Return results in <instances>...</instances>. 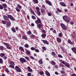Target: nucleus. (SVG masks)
<instances>
[{"instance_id":"nucleus-1","label":"nucleus","mask_w":76,"mask_h":76,"mask_svg":"<svg viewBox=\"0 0 76 76\" xmlns=\"http://www.w3.org/2000/svg\"><path fill=\"white\" fill-rule=\"evenodd\" d=\"M63 19L65 22H67V23H69L70 21L69 20H68L69 18L68 16L66 15H64L63 16Z\"/></svg>"},{"instance_id":"nucleus-2","label":"nucleus","mask_w":76,"mask_h":76,"mask_svg":"<svg viewBox=\"0 0 76 76\" xmlns=\"http://www.w3.org/2000/svg\"><path fill=\"white\" fill-rule=\"evenodd\" d=\"M10 64L9 65V67L10 68H12V69H15V64L14 63V62L13 61L10 62Z\"/></svg>"},{"instance_id":"nucleus-3","label":"nucleus","mask_w":76,"mask_h":76,"mask_svg":"<svg viewBox=\"0 0 76 76\" xmlns=\"http://www.w3.org/2000/svg\"><path fill=\"white\" fill-rule=\"evenodd\" d=\"M15 69L17 72H21V69L18 66L15 67Z\"/></svg>"},{"instance_id":"nucleus-4","label":"nucleus","mask_w":76,"mask_h":76,"mask_svg":"<svg viewBox=\"0 0 76 76\" xmlns=\"http://www.w3.org/2000/svg\"><path fill=\"white\" fill-rule=\"evenodd\" d=\"M20 60L21 62L22 63V64H23L24 63H26V60L24 58H21L20 59Z\"/></svg>"},{"instance_id":"nucleus-5","label":"nucleus","mask_w":76,"mask_h":76,"mask_svg":"<svg viewBox=\"0 0 76 76\" xmlns=\"http://www.w3.org/2000/svg\"><path fill=\"white\" fill-rule=\"evenodd\" d=\"M4 44L5 45H6L7 48L8 49H9V50H11V49H12V47H10L9 45L7 43L4 42Z\"/></svg>"},{"instance_id":"nucleus-6","label":"nucleus","mask_w":76,"mask_h":76,"mask_svg":"<svg viewBox=\"0 0 76 76\" xmlns=\"http://www.w3.org/2000/svg\"><path fill=\"white\" fill-rule=\"evenodd\" d=\"M61 26L64 30H66L67 29V27L64 24L61 23Z\"/></svg>"},{"instance_id":"nucleus-7","label":"nucleus","mask_w":76,"mask_h":76,"mask_svg":"<svg viewBox=\"0 0 76 76\" xmlns=\"http://www.w3.org/2000/svg\"><path fill=\"white\" fill-rule=\"evenodd\" d=\"M7 17L8 18L10 19V20H11L14 21V18H13L11 15H7Z\"/></svg>"},{"instance_id":"nucleus-8","label":"nucleus","mask_w":76,"mask_h":76,"mask_svg":"<svg viewBox=\"0 0 76 76\" xmlns=\"http://www.w3.org/2000/svg\"><path fill=\"white\" fill-rule=\"evenodd\" d=\"M45 2L46 3V4H48L49 6H51L52 4L51 2L49 0H46Z\"/></svg>"},{"instance_id":"nucleus-9","label":"nucleus","mask_w":76,"mask_h":76,"mask_svg":"<svg viewBox=\"0 0 76 76\" xmlns=\"http://www.w3.org/2000/svg\"><path fill=\"white\" fill-rule=\"evenodd\" d=\"M35 23H37V24H39V23H41V20L39 18H37V20H36L35 21Z\"/></svg>"},{"instance_id":"nucleus-10","label":"nucleus","mask_w":76,"mask_h":76,"mask_svg":"<svg viewBox=\"0 0 76 76\" xmlns=\"http://www.w3.org/2000/svg\"><path fill=\"white\" fill-rule=\"evenodd\" d=\"M41 41H42L44 43V44H47V45H48L49 44V43H48V42L47 40H41Z\"/></svg>"},{"instance_id":"nucleus-11","label":"nucleus","mask_w":76,"mask_h":76,"mask_svg":"<svg viewBox=\"0 0 76 76\" xmlns=\"http://www.w3.org/2000/svg\"><path fill=\"white\" fill-rule=\"evenodd\" d=\"M72 50L74 52V53H75V54H76V48L75 47H73L71 48Z\"/></svg>"},{"instance_id":"nucleus-12","label":"nucleus","mask_w":76,"mask_h":76,"mask_svg":"<svg viewBox=\"0 0 76 76\" xmlns=\"http://www.w3.org/2000/svg\"><path fill=\"white\" fill-rule=\"evenodd\" d=\"M37 26L38 28L40 29L41 27H42V25L40 24H39L37 25Z\"/></svg>"},{"instance_id":"nucleus-13","label":"nucleus","mask_w":76,"mask_h":76,"mask_svg":"<svg viewBox=\"0 0 76 76\" xmlns=\"http://www.w3.org/2000/svg\"><path fill=\"white\" fill-rule=\"evenodd\" d=\"M26 54H27V55H31V52H30L29 50H26Z\"/></svg>"},{"instance_id":"nucleus-14","label":"nucleus","mask_w":76,"mask_h":76,"mask_svg":"<svg viewBox=\"0 0 76 76\" xmlns=\"http://www.w3.org/2000/svg\"><path fill=\"white\" fill-rule=\"evenodd\" d=\"M27 69H28V71L29 72H32V69H31V68L29 66H28L27 67Z\"/></svg>"},{"instance_id":"nucleus-15","label":"nucleus","mask_w":76,"mask_h":76,"mask_svg":"<svg viewBox=\"0 0 76 76\" xmlns=\"http://www.w3.org/2000/svg\"><path fill=\"white\" fill-rule=\"evenodd\" d=\"M19 49L20 51H23V52H24V49H23V48L22 47L20 46L19 47Z\"/></svg>"},{"instance_id":"nucleus-16","label":"nucleus","mask_w":76,"mask_h":76,"mask_svg":"<svg viewBox=\"0 0 76 76\" xmlns=\"http://www.w3.org/2000/svg\"><path fill=\"white\" fill-rule=\"evenodd\" d=\"M60 5H61V6H64V7L66 6V4L64 2H60Z\"/></svg>"},{"instance_id":"nucleus-17","label":"nucleus","mask_w":76,"mask_h":76,"mask_svg":"<svg viewBox=\"0 0 76 76\" xmlns=\"http://www.w3.org/2000/svg\"><path fill=\"white\" fill-rule=\"evenodd\" d=\"M57 41L58 42H61V39H60V38H59V37H57Z\"/></svg>"},{"instance_id":"nucleus-18","label":"nucleus","mask_w":76,"mask_h":76,"mask_svg":"<svg viewBox=\"0 0 76 76\" xmlns=\"http://www.w3.org/2000/svg\"><path fill=\"white\" fill-rule=\"evenodd\" d=\"M50 63L52 65H56V63H55L54 61H52L50 62Z\"/></svg>"},{"instance_id":"nucleus-19","label":"nucleus","mask_w":76,"mask_h":76,"mask_svg":"<svg viewBox=\"0 0 76 76\" xmlns=\"http://www.w3.org/2000/svg\"><path fill=\"white\" fill-rule=\"evenodd\" d=\"M45 73H46V75L47 76H50V74L47 71H46L45 72Z\"/></svg>"},{"instance_id":"nucleus-20","label":"nucleus","mask_w":76,"mask_h":76,"mask_svg":"<svg viewBox=\"0 0 76 76\" xmlns=\"http://www.w3.org/2000/svg\"><path fill=\"white\" fill-rule=\"evenodd\" d=\"M6 25L7 26H10L11 25V23H10V22H7V23Z\"/></svg>"},{"instance_id":"nucleus-21","label":"nucleus","mask_w":76,"mask_h":76,"mask_svg":"<svg viewBox=\"0 0 76 76\" xmlns=\"http://www.w3.org/2000/svg\"><path fill=\"white\" fill-rule=\"evenodd\" d=\"M23 38L24 39L26 40L28 39V37H27L26 36L23 35Z\"/></svg>"},{"instance_id":"nucleus-22","label":"nucleus","mask_w":76,"mask_h":76,"mask_svg":"<svg viewBox=\"0 0 76 76\" xmlns=\"http://www.w3.org/2000/svg\"><path fill=\"white\" fill-rule=\"evenodd\" d=\"M11 30L13 32H14L15 33L16 32V30H15V28L14 27H12Z\"/></svg>"},{"instance_id":"nucleus-23","label":"nucleus","mask_w":76,"mask_h":76,"mask_svg":"<svg viewBox=\"0 0 76 76\" xmlns=\"http://www.w3.org/2000/svg\"><path fill=\"white\" fill-rule=\"evenodd\" d=\"M65 65L66 67H68V68H70V65H69V64L68 63H66V64H65Z\"/></svg>"},{"instance_id":"nucleus-24","label":"nucleus","mask_w":76,"mask_h":76,"mask_svg":"<svg viewBox=\"0 0 76 76\" xmlns=\"http://www.w3.org/2000/svg\"><path fill=\"white\" fill-rule=\"evenodd\" d=\"M68 42L69 44H71V45H72L73 44V43H72V41L70 40V39H68Z\"/></svg>"},{"instance_id":"nucleus-25","label":"nucleus","mask_w":76,"mask_h":76,"mask_svg":"<svg viewBox=\"0 0 76 76\" xmlns=\"http://www.w3.org/2000/svg\"><path fill=\"white\" fill-rule=\"evenodd\" d=\"M2 6L4 8H6L7 7V5L5 4H3Z\"/></svg>"},{"instance_id":"nucleus-26","label":"nucleus","mask_w":76,"mask_h":76,"mask_svg":"<svg viewBox=\"0 0 76 76\" xmlns=\"http://www.w3.org/2000/svg\"><path fill=\"white\" fill-rule=\"evenodd\" d=\"M5 55L4 53H1L0 54V56L1 57H3Z\"/></svg>"},{"instance_id":"nucleus-27","label":"nucleus","mask_w":76,"mask_h":76,"mask_svg":"<svg viewBox=\"0 0 76 76\" xmlns=\"http://www.w3.org/2000/svg\"><path fill=\"white\" fill-rule=\"evenodd\" d=\"M30 12H31V13H32L33 15H35V12H34V11L32 10V9H30Z\"/></svg>"},{"instance_id":"nucleus-28","label":"nucleus","mask_w":76,"mask_h":76,"mask_svg":"<svg viewBox=\"0 0 76 76\" xmlns=\"http://www.w3.org/2000/svg\"><path fill=\"white\" fill-rule=\"evenodd\" d=\"M33 2H34L36 4L38 3V0H33Z\"/></svg>"},{"instance_id":"nucleus-29","label":"nucleus","mask_w":76,"mask_h":76,"mask_svg":"<svg viewBox=\"0 0 76 76\" xmlns=\"http://www.w3.org/2000/svg\"><path fill=\"white\" fill-rule=\"evenodd\" d=\"M3 17L5 20H7L8 19L6 15H4Z\"/></svg>"},{"instance_id":"nucleus-30","label":"nucleus","mask_w":76,"mask_h":76,"mask_svg":"<svg viewBox=\"0 0 76 76\" xmlns=\"http://www.w3.org/2000/svg\"><path fill=\"white\" fill-rule=\"evenodd\" d=\"M15 9L16 11H17V12H20V10L18 9V7H16L15 8Z\"/></svg>"},{"instance_id":"nucleus-31","label":"nucleus","mask_w":76,"mask_h":76,"mask_svg":"<svg viewBox=\"0 0 76 76\" xmlns=\"http://www.w3.org/2000/svg\"><path fill=\"white\" fill-rule=\"evenodd\" d=\"M37 13L38 16H40L41 15V12L39 11H37Z\"/></svg>"},{"instance_id":"nucleus-32","label":"nucleus","mask_w":76,"mask_h":76,"mask_svg":"<svg viewBox=\"0 0 76 76\" xmlns=\"http://www.w3.org/2000/svg\"><path fill=\"white\" fill-rule=\"evenodd\" d=\"M58 36L60 38H61L62 37V34L61 33H60L58 34Z\"/></svg>"},{"instance_id":"nucleus-33","label":"nucleus","mask_w":76,"mask_h":76,"mask_svg":"<svg viewBox=\"0 0 76 76\" xmlns=\"http://www.w3.org/2000/svg\"><path fill=\"white\" fill-rule=\"evenodd\" d=\"M39 74L40 75H44V72L42 71H41L39 72Z\"/></svg>"},{"instance_id":"nucleus-34","label":"nucleus","mask_w":76,"mask_h":76,"mask_svg":"<svg viewBox=\"0 0 76 76\" xmlns=\"http://www.w3.org/2000/svg\"><path fill=\"white\" fill-rule=\"evenodd\" d=\"M42 37L43 38H45V37H46V34H42Z\"/></svg>"},{"instance_id":"nucleus-35","label":"nucleus","mask_w":76,"mask_h":76,"mask_svg":"<svg viewBox=\"0 0 76 76\" xmlns=\"http://www.w3.org/2000/svg\"><path fill=\"white\" fill-rule=\"evenodd\" d=\"M24 47H26V48H28L29 47V45L28 44H26L24 45Z\"/></svg>"},{"instance_id":"nucleus-36","label":"nucleus","mask_w":76,"mask_h":76,"mask_svg":"<svg viewBox=\"0 0 76 76\" xmlns=\"http://www.w3.org/2000/svg\"><path fill=\"white\" fill-rule=\"evenodd\" d=\"M60 72L61 74H64L65 73V72L63 70H61L60 71Z\"/></svg>"},{"instance_id":"nucleus-37","label":"nucleus","mask_w":76,"mask_h":76,"mask_svg":"<svg viewBox=\"0 0 76 76\" xmlns=\"http://www.w3.org/2000/svg\"><path fill=\"white\" fill-rule=\"evenodd\" d=\"M27 34L28 35H30L31 34V31H29L27 32Z\"/></svg>"},{"instance_id":"nucleus-38","label":"nucleus","mask_w":76,"mask_h":76,"mask_svg":"<svg viewBox=\"0 0 76 76\" xmlns=\"http://www.w3.org/2000/svg\"><path fill=\"white\" fill-rule=\"evenodd\" d=\"M31 49L32 51H34V50H35V48L34 47H32L31 48Z\"/></svg>"},{"instance_id":"nucleus-39","label":"nucleus","mask_w":76,"mask_h":76,"mask_svg":"<svg viewBox=\"0 0 76 76\" xmlns=\"http://www.w3.org/2000/svg\"><path fill=\"white\" fill-rule=\"evenodd\" d=\"M48 16H51L52 15H51V13L50 12H49L48 13Z\"/></svg>"},{"instance_id":"nucleus-40","label":"nucleus","mask_w":76,"mask_h":76,"mask_svg":"<svg viewBox=\"0 0 76 76\" xmlns=\"http://www.w3.org/2000/svg\"><path fill=\"white\" fill-rule=\"evenodd\" d=\"M61 63H63L64 65H65L66 64V62H65V61H63L61 62Z\"/></svg>"},{"instance_id":"nucleus-41","label":"nucleus","mask_w":76,"mask_h":76,"mask_svg":"<svg viewBox=\"0 0 76 76\" xmlns=\"http://www.w3.org/2000/svg\"><path fill=\"white\" fill-rule=\"evenodd\" d=\"M41 12L42 13H45V10L44 9H42L41 10Z\"/></svg>"},{"instance_id":"nucleus-42","label":"nucleus","mask_w":76,"mask_h":76,"mask_svg":"<svg viewBox=\"0 0 76 76\" xmlns=\"http://www.w3.org/2000/svg\"><path fill=\"white\" fill-rule=\"evenodd\" d=\"M35 52H36V53H39V51L38 49H35Z\"/></svg>"},{"instance_id":"nucleus-43","label":"nucleus","mask_w":76,"mask_h":76,"mask_svg":"<svg viewBox=\"0 0 76 76\" xmlns=\"http://www.w3.org/2000/svg\"><path fill=\"white\" fill-rule=\"evenodd\" d=\"M42 50H44V51H46V48H45V47H42Z\"/></svg>"},{"instance_id":"nucleus-44","label":"nucleus","mask_w":76,"mask_h":76,"mask_svg":"<svg viewBox=\"0 0 76 76\" xmlns=\"http://www.w3.org/2000/svg\"><path fill=\"white\" fill-rule=\"evenodd\" d=\"M34 37H35V35L33 34L31 35L30 36V38H34Z\"/></svg>"},{"instance_id":"nucleus-45","label":"nucleus","mask_w":76,"mask_h":76,"mask_svg":"<svg viewBox=\"0 0 76 76\" xmlns=\"http://www.w3.org/2000/svg\"><path fill=\"white\" fill-rule=\"evenodd\" d=\"M17 6L18 7H19V8H20V9H22V7L21 6H20V5L17 4Z\"/></svg>"},{"instance_id":"nucleus-46","label":"nucleus","mask_w":76,"mask_h":76,"mask_svg":"<svg viewBox=\"0 0 76 76\" xmlns=\"http://www.w3.org/2000/svg\"><path fill=\"white\" fill-rule=\"evenodd\" d=\"M58 57L59 58H63V56H62L59 54L58 55Z\"/></svg>"},{"instance_id":"nucleus-47","label":"nucleus","mask_w":76,"mask_h":76,"mask_svg":"<svg viewBox=\"0 0 76 76\" xmlns=\"http://www.w3.org/2000/svg\"><path fill=\"white\" fill-rule=\"evenodd\" d=\"M36 10L37 11H39V8L38 7H36Z\"/></svg>"},{"instance_id":"nucleus-48","label":"nucleus","mask_w":76,"mask_h":76,"mask_svg":"<svg viewBox=\"0 0 76 76\" xmlns=\"http://www.w3.org/2000/svg\"><path fill=\"white\" fill-rule=\"evenodd\" d=\"M39 64H42V61L41 60H39Z\"/></svg>"},{"instance_id":"nucleus-49","label":"nucleus","mask_w":76,"mask_h":76,"mask_svg":"<svg viewBox=\"0 0 76 76\" xmlns=\"http://www.w3.org/2000/svg\"><path fill=\"white\" fill-rule=\"evenodd\" d=\"M3 48H4V47L3 46H0V49L1 50H3Z\"/></svg>"},{"instance_id":"nucleus-50","label":"nucleus","mask_w":76,"mask_h":76,"mask_svg":"<svg viewBox=\"0 0 76 76\" xmlns=\"http://www.w3.org/2000/svg\"><path fill=\"white\" fill-rule=\"evenodd\" d=\"M31 18L33 19H36V18L34 16L32 15Z\"/></svg>"},{"instance_id":"nucleus-51","label":"nucleus","mask_w":76,"mask_h":76,"mask_svg":"<svg viewBox=\"0 0 76 76\" xmlns=\"http://www.w3.org/2000/svg\"><path fill=\"white\" fill-rule=\"evenodd\" d=\"M2 22L3 24H6V21L4 20H2Z\"/></svg>"},{"instance_id":"nucleus-52","label":"nucleus","mask_w":76,"mask_h":76,"mask_svg":"<svg viewBox=\"0 0 76 76\" xmlns=\"http://www.w3.org/2000/svg\"><path fill=\"white\" fill-rule=\"evenodd\" d=\"M25 58L26 59V60H29V58L28 56H26L25 57Z\"/></svg>"},{"instance_id":"nucleus-53","label":"nucleus","mask_w":76,"mask_h":76,"mask_svg":"<svg viewBox=\"0 0 76 76\" xmlns=\"http://www.w3.org/2000/svg\"><path fill=\"white\" fill-rule=\"evenodd\" d=\"M3 58H4V60H6V59H7V57L6 56H4L3 57Z\"/></svg>"},{"instance_id":"nucleus-54","label":"nucleus","mask_w":76,"mask_h":76,"mask_svg":"<svg viewBox=\"0 0 76 76\" xmlns=\"http://www.w3.org/2000/svg\"><path fill=\"white\" fill-rule=\"evenodd\" d=\"M3 63V59L0 58V63Z\"/></svg>"},{"instance_id":"nucleus-55","label":"nucleus","mask_w":76,"mask_h":76,"mask_svg":"<svg viewBox=\"0 0 76 76\" xmlns=\"http://www.w3.org/2000/svg\"><path fill=\"white\" fill-rule=\"evenodd\" d=\"M27 76H31V73L29 72L27 74Z\"/></svg>"},{"instance_id":"nucleus-56","label":"nucleus","mask_w":76,"mask_h":76,"mask_svg":"<svg viewBox=\"0 0 76 76\" xmlns=\"http://www.w3.org/2000/svg\"><path fill=\"white\" fill-rule=\"evenodd\" d=\"M3 9V7L0 4V9L2 10Z\"/></svg>"},{"instance_id":"nucleus-57","label":"nucleus","mask_w":76,"mask_h":76,"mask_svg":"<svg viewBox=\"0 0 76 76\" xmlns=\"http://www.w3.org/2000/svg\"><path fill=\"white\" fill-rule=\"evenodd\" d=\"M52 54L53 56H56V53H55L54 52H52Z\"/></svg>"},{"instance_id":"nucleus-58","label":"nucleus","mask_w":76,"mask_h":76,"mask_svg":"<svg viewBox=\"0 0 76 76\" xmlns=\"http://www.w3.org/2000/svg\"><path fill=\"white\" fill-rule=\"evenodd\" d=\"M5 71H6V72H7V73H9V71L7 69H6Z\"/></svg>"},{"instance_id":"nucleus-59","label":"nucleus","mask_w":76,"mask_h":76,"mask_svg":"<svg viewBox=\"0 0 76 76\" xmlns=\"http://www.w3.org/2000/svg\"><path fill=\"white\" fill-rule=\"evenodd\" d=\"M34 33L36 35H37V31H34Z\"/></svg>"},{"instance_id":"nucleus-60","label":"nucleus","mask_w":76,"mask_h":76,"mask_svg":"<svg viewBox=\"0 0 76 76\" xmlns=\"http://www.w3.org/2000/svg\"><path fill=\"white\" fill-rule=\"evenodd\" d=\"M30 58H31V59H32V60H34V57H33L32 56H30Z\"/></svg>"},{"instance_id":"nucleus-61","label":"nucleus","mask_w":76,"mask_h":76,"mask_svg":"<svg viewBox=\"0 0 76 76\" xmlns=\"http://www.w3.org/2000/svg\"><path fill=\"white\" fill-rule=\"evenodd\" d=\"M70 23L71 25H73V24H74V22H73L72 21H71L70 22Z\"/></svg>"},{"instance_id":"nucleus-62","label":"nucleus","mask_w":76,"mask_h":76,"mask_svg":"<svg viewBox=\"0 0 76 76\" xmlns=\"http://www.w3.org/2000/svg\"><path fill=\"white\" fill-rule=\"evenodd\" d=\"M15 29H16V31H18V27H16L15 28Z\"/></svg>"},{"instance_id":"nucleus-63","label":"nucleus","mask_w":76,"mask_h":76,"mask_svg":"<svg viewBox=\"0 0 76 76\" xmlns=\"http://www.w3.org/2000/svg\"><path fill=\"white\" fill-rule=\"evenodd\" d=\"M57 10L58 11V12H61V11L59 9H57Z\"/></svg>"},{"instance_id":"nucleus-64","label":"nucleus","mask_w":76,"mask_h":76,"mask_svg":"<svg viewBox=\"0 0 76 76\" xmlns=\"http://www.w3.org/2000/svg\"><path fill=\"white\" fill-rule=\"evenodd\" d=\"M72 76H76V75H75V74H73L72 75Z\"/></svg>"}]
</instances>
